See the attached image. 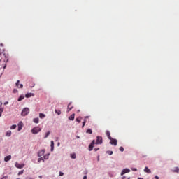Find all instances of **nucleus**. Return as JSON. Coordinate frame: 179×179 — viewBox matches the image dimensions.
Returning <instances> with one entry per match:
<instances>
[{
  "instance_id": "obj_1",
  "label": "nucleus",
  "mask_w": 179,
  "mask_h": 179,
  "mask_svg": "<svg viewBox=\"0 0 179 179\" xmlns=\"http://www.w3.org/2000/svg\"><path fill=\"white\" fill-rule=\"evenodd\" d=\"M103 143V137L102 136H97L96 141V140H93L90 145H89V150L92 152L93 150V148H94V145H101Z\"/></svg>"
},
{
  "instance_id": "obj_2",
  "label": "nucleus",
  "mask_w": 179,
  "mask_h": 179,
  "mask_svg": "<svg viewBox=\"0 0 179 179\" xmlns=\"http://www.w3.org/2000/svg\"><path fill=\"white\" fill-rule=\"evenodd\" d=\"M29 113H30V109L29 108H24L21 113V115L22 117H26Z\"/></svg>"
},
{
  "instance_id": "obj_3",
  "label": "nucleus",
  "mask_w": 179,
  "mask_h": 179,
  "mask_svg": "<svg viewBox=\"0 0 179 179\" xmlns=\"http://www.w3.org/2000/svg\"><path fill=\"white\" fill-rule=\"evenodd\" d=\"M41 131V128L38 127H36L31 129V132L34 135H36V134H38V132H40Z\"/></svg>"
},
{
  "instance_id": "obj_4",
  "label": "nucleus",
  "mask_w": 179,
  "mask_h": 179,
  "mask_svg": "<svg viewBox=\"0 0 179 179\" xmlns=\"http://www.w3.org/2000/svg\"><path fill=\"white\" fill-rule=\"evenodd\" d=\"M110 139V145H113L114 146H117V139H115V138H113V137H111L110 138H109Z\"/></svg>"
},
{
  "instance_id": "obj_5",
  "label": "nucleus",
  "mask_w": 179,
  "mask_h": 179,
  "mask_svg": "<svg viewBox=\"0 0 179 179\" xmlns=\"http://www.w3.org/2000/svg\"><path fill=\"white\" fill-rule=\"evenodd\" d=\"M20 83V80H17L15 85L18 87V89H23V84H19Z\"/></svg>"
},
{
  "instance_id": "obj_6",
  "label": "nucleus",
  "mask_w": 179,
  "mask_h": 179,
  "mask_svg": "<svg viewBox=\"0 0 179 179\" xmlns=\"http://www.w3.org/2000/svg\"><path fill=\"white\" fill-rule=\"evenodd\" d=\"M15 167H17V169H23V167H24V164H19L16 162Z\"/></svg>"
},
{
  "instance_id": "obj_7",
  "label": "nucleus",
  "mask_w": 179,
  "mask_h": 179,
  "mask_svg": "<svg viewBox=\"0 0 179 179\" xmlns=\"http://www.w3.org/2000/svg\"><path fill=\"white\" fill-rule=\"evenodd\" d=\"M131 171V170L129 169H124L122 170V173H121V176H124V174L127 173H129Z\"/></svg>"
},
{
  "instance_id": "obj_8",
  "label": "nucleus",
  "mask_w": 179,
  "mask_h": 179,
  "mask_svg": "<svg viewBox=\"0 0 179 179\" xmlns=\"http://www.w3.org/2000/svg\"><path fill=\"white\" fill-rule=\"evenodd\" d=\"M44 153H45V150H41V151H39L38 153V157H41V156H44Z\"/></svg>"
},
{
  "instance_id": "obj_9",
  "label": "nucleus",
  "mask_w": 179,
  "mask_h": 179,
  "mask_svg": "<svg viewBox=\"0 0 179 179\" xmlns=\"http://www.w3.org/2000/svg\"><path fill=\"white\" fill-rule=\"evenodd\" d=\"M18 127V131H22V129L23 128V122H20L17 124Z\"/></svg>"
},
{
  "instance_id": "obj_10",
  "label": "nucleus",
  "mask_w": 179,
  "mask_h": 179,
  "mask_svg": "<svg viewBox=\"0 0 179 179\" xmlns=\"http://www.w3.org/2000/svg\"><path fill=\"white\" fill-rule=\"evenodd\" d=\"M12 159V155H8L4 157V162H9Z\"/></svg>"
},
{
  "instance_id": "obj_11",
  "label": "nucleus",
  "mask_w": 179,
  "mask_h": 179,
  "mask_svg": "<svg viewBox=\"0 0 179 179\" xmlns=\"http://www.w3.org/2000/svg\"><path fill=\"white\" fill-rule=\"evenodd\" d=\"M144 171H145V173H148V174H150V173H152V171H150V169H149V168L148 166L145 167Z\"/></svg>"
},
{
  "instance_id": "obj_12",
  "label": "nucleus",
  "mask_w": 179,
  "mask_h": 179,
  "mask_svg": "<svg viewBox=\"0 0 179 179\" xmlns=\"http://www.w3.org/2000/svg\"><path fill=\"white\" fill-rule=\"evenodd\" d=\"M72 108H73V106H72V103H69L67 108L68 112L71 111Z\"/></svg>"
},
{
  "instance_id": "obj_13",
  "label": "nucleus",
  "mask_w": 179,
  "mask_h": 179,
  "mask_svg": "<svg viewBox=\"0 0 179 179\" xmlns=\"http://www.w3.org/2000/svg\"><path fill=\"white\" fill-rule=\"evenodd\" d=\"M33 96H34V94H33V93H27V94H25V97L27 99H29V97H31Z\"/></svg>"
},
{
  "instance_id": "obj_14",
  "label": "nucleus",
  "mask_w": 179,
  "mask_h": 179,
  "mask_svg": "<svg viewBox=\"0 0 179 179\" xmlns=\"http://www.w3.org/2000/svg\"><path fill=\"white\" fill-rule=\"evenodd\" d=\"M69 120H70V121H73V120H75V113H73L71 115H70L69 117Z\"/></svg>"
},
{
  "instance_id": "obj_15",
  "label": "nucleus",
  "mask_w": 179,
  "mask_h": 179,
  "mask_svg": "<svg viewBox=\"0 0 179 179\" xmlns=\"http://www.w3.org/2000/svg\"><path fill=\"white\" fill-rule=\"evenodd\" d=\"M173 173H179V168L175 167L173 169H172Z\"/></svg>"
},
{
  "instance_id": "obj_16",
  "label": "nucleus",
  "mask_w": 179,
  "mask_h": 179,
  "mask_svg": "<svg viewBox=\"0 0 179 179\" xmlns=\"http://www.w3.org/2000/svg\"><path fill=\"white\" fill-rule=\"evenodd\" d=\"M106 136H108V139H110V138H112L109 131H106Z\"/></svg>"
},
{
  "instance_id": "obj_17",
  "label": "nucleus",
  "mask_w": 179,
  "mask_h": 179,
  "mask_svg": "<svg viewBox=\"0 0 179 179\" xmlns=\"http://www.w3.org/2000/svg\"><path fill=\"white\" fill-rule=\"evenodd\" d=\"M24 99V95H20L18 98V101H22V100Z\"/></svg>"
},
{
  "instance_id": "obj_18",
  "label": "nucleus",
  "mask_w": 179,
  "mask_h": 179,
  "mask_svg": "<svg viewBox=\"0 0 179 179\" xmlns=\"http://www.w3.org/2000/svg\"><path fill=\"white\" fill-rule=\"evenodd\" d=\"M10 135H12V131L10 130H8L6 133V136H10Z\"/></svg>"
},
{
  "instance_id": "obj_19",
  "label": "nucleus",
  "mask_w": 179,
  "mask_h": 179,
  "mask_svg": "<svg viewBox=\"0 0 179 179\" xmlns=\"http://www.w3.org/2000/svg\"><path fill=\"white\" fill-rule=\"evenodd\" d=\"M55 113L56 114H57V115H61V110H57V109H56V110H55Z\"/></svg>"
},
{
  "instance_id": "obj_20",
  "label": "nucleus",
  "mask_w": 179,
  "mask_h": 179,
  "mask_svg": "<svg viewBox=\"0 0 179 179\" xmlns=\"http://www.w3.org/2000/svg\"><path fill=\"white\" fill-rule=\"evenodd\" d=\"M39 121H40V120L38 119V117H36V118L34 119V122L35 124H38Z\"/></svg>"
},
{
  "instance_id": "obj_21",
  "label": "nucleus",
  "mask_w": 179,
  "mask_h": 179,
  "mask_svg": "<svg viewBox=\"0 0 179 179\" xmlns=\"http://www.w3.org/2000/svg\"><path fill=\"white\" fill-rule=\"evenodd\" d=\"M50 146H51V152H52L54 150V141H51Z\"/></svg>"
},
{
  "instance_id": "obj_22",
  "label": "nucleus",
  "mask_w": 179,
  "mask_h": 179,
  "mask_svg": "<svg viewBox=\"0 0 179 179\" xmlns=\"http://www.w3.org/2000/svg\"><path fill=\"white\" fill-rule=\"evenodd\" d=\"M71 159H76V153H73L70 155Z\"/></svg>"
},
{
  "instance_id": "obj_23",
  "label": "nucleus",
  "mask_w": 179,
  "mask_h": 179,
  "mask_svg": "<svg viewBox=\"0 0 179 179\" xmlns=\"http://www.w3.org/2000/svg\"><path fill=\"white\" fill-rule=\"evenodd\" d=\"M49 156H50V154H47L43 156V158L45 159V160H48Z\"/></svg>"
},
{
  "instance_id": "obj_24",
  "label": "nucleus",
  "mask_w": 179,
  "mask_h": 179,
  "mask_svg": "<svg viewBox=\"0 0 179 179\" xmlns=\"http://www.w3.org/2000/svg\"><path fill=\"white\" fill-rule=\"evenodd\" d=\"M39 117L43 119V118H45V115H44L43 113H40L39 114Z\"/></svg>"
},
{
  "instance_id": "obj_25",
  "label": "nucleus",
  "mask_w": 179,
  "mask_h": 179,
  "mask_svg": "<svg viewBox=\"0 0 179 179\" xmlns=\"http://www.w3.org/2000/svg\"><path fill=\"white\" fill-rule=\"evenodd\" d=\"M81 120H82V117H77V118L76 119V121H77V122H78L79 124H80Z\"/></svg>"
},
{
  "instance_id": "obj_26",
  "label": "nucleus",
  "mask_w": 179,
  "mask_h": 179,
  "mask_svg": "<svg viewBox=\"0 0 179 179\" xmlns=\"http://www.w3.org/2000/svg\"><path fill=\"white\" fill-rule=\"evenodd\" d=\"M87 134H93V131L91 129H89L87 130Z\"/></svg>"
},
{
  "instance_id": "obj_27",
  "label": "nucleus",
  "mask_w": 179,
  "mask_h": 179,
  "mask_svg": "<svg viewBox=\"0 0 179 179\" xmlns=\"http://www.w3.org/2000/svg\"><path fill=\"white\" fill-rule=\"evenodd\" d=\"M48 136H50V131H48V132L45 134L44 138L45 139V138H48Z\"/></svg>"
},
{
  "instance_id": "obj_28",
  "label": "nucleus",
  "mask_w": 179,
  "mask_h": 179,
  "mask_svg": "<svg viewBox=\"0 0 179 179\" xmlns=\"http://www.w3.org/2000/svg\"><path fill=\"white\" fill-rule=\"evenodd\" d=\"M16 124H13L10 127V129H16Z\"/></svg>"
},
{
  "instance_id": "obj_29",
  "label": "nucleus",
  "mask_w": 179,
  "mask_h": 179,
  "mask_svg": "<svg viewBox=\"0 0 179 179\" xmlns=\"http://www.w3.org/2000/svg\"><path fill=\"white\" fill-rule=\"evenodd\" d=\"M23 173H24V170H22L18 173V176H22V174H23Z\"/></svg>"
},
{
  "instance_id": "obj_30",
  "label": "nucleus",
  "mask_w": 179,
  "mask_h": 179,
  "mask_svg": "<svg viewBox=\"0 0 179 179\" xmlns=\"http://www.w3.org/2000/svg\"><path fill=\"white\" fill-rule=\"evenodd\" d=\"M119 150H120V152H124V147H120Z\"/></svg>"
},
{
  "instance_id": "obj_31",
  "label": "nucleus",
  "mask_w": 179,
  "mask_h": 179,
  "mask_svg": "<svg viewBox=\"0 0 179 179\" xmlns=\"http://www.w3.org/2000/svg\"><path fill=\"white\" fill-rule=\"evenodd\" d=\"M107 153H108V155L111 156V155H113V151H107Z\"/></svg>"
},
{
  "instance_id": "obj_32",
  "label": "nucleus",
  "mask_w": 179,
  "mask_h": 179,
  "mask_svg": "<svg viewBox=\"0 0 179 179\" xmlns=\"http://www.w3.org/2000/svg\"><path fill=\"white\" fill-rule=\"evenodd\" d=\"M85 125H86V120H84V121L83 122V127H85Z\"/></svg>"
},
{
  "instance_id": "obj_33",
  "label": "nucleus",
  "mask_w": 179,
  "mask_h": 179,
  "mask_svg": "<svg viewBox=\"0 0 179 179\" xmlns=\"http://www.w3.org/2000/svg\"><path fill=\"white\" fill-rule=\"evenodd\" d=\"M41 160H42L43 162H44V158H43V157L39 158L38 160V163H40V161H41Z\"/></svg>"
},
{
  "instance_id": "obj_34",
  "label": "nucleus",
  "mask_w": 179,
  "mask_h": 179,
  "mask_svg": "<svg viewBox=\"0 0 179 179\" xmlns=\"http://www.w3.org/2000/svg\"><path fill=\"white\" fill-rule=\"evenodd\" d=\"M3 113V108H0V113L2 114Z\"/></svg>"
},
{
  "instance_id": "obj_35",
  "label": "nucleus",
  "mask_w": 179,
  "mask_h": 179,
  "mask_svg": "<svg viewBox=\"0 0 179 179\" xmlns=\"http://www.w3.org/2000/svg\"><path fill=\"white\" fill-rule=\"evenodd\" d=\"M131 170L132 171H138V169L136 168H132Z\"/></svg>"
},
{
  "instance_id": "obj_36",
  "label": "nucleus",
  "mask_w": 179,
  "mask_h": 179,
  "mask_svg": "<svg viewBox=\"0 0 179 179\" xmlns=\"http://www.w3.org/2000/svg\"><path fill=\"white\" fill-rule=\"evenodd\" d=\"M13 93H17V90L14 89L13 91Z\"/></svg>"
},
{
  "instance_id": "obj_37",
  "label": "nucleus",
  "mask_w": 179,
  "mask_h": 179,
  "mask_svg": "<svg viewBox=\"0 0 179 179\" xmlns=\"http://www.w3.org/2000/svg\"><path fill=\"white\" fill-rule=\"evenodd\" d=\"M100 150V148H94V151H95V152H97V150Z\"/></svg>"
},
{
  "instance_id": "obj_38",
  "label": "nucleus",
  "mask_w": 179,
  "mask_h": 179,
  "mask_svg": "<svg viewBox=\"0 0 179 179\" xmlns=\"http://www.w3.org/2000/svg\"><path fill=\"white\" fill-rule=\"evenodd\" d=\"M59 176H64V173L62 172H59Z\"/></svg>"
},
{
  "instance_id": "obj_39",
  "label": "nucleus",
  "mask_w": 179,
  "mask_h": 179,
  "mask_svg": "<svg viewBox=\"0 0 179 179\" xmlns=\"http://www.w3.org/2000/svg\"><path fill=\"white\" fill-rule=\"evenodd\" d=\"M1 179H8V176H4V177L1 178Z\"/></svg>"
},
{
  "instance_id": "obj_40",
  "label": "nucleus",
  "mask_w": 179,
  "mask_h": 179,
  "mask_svg": "<svg viewBox=\"0 0 179 179\" xmlns=\"http://www.w3.org/2000/svg\"><path fill=\"white\" fill-rule=\"evenodd\" d=\"M83 179H87V176H84Z\"/></svg>"
},
{
  "instance_id": "obj_41",
  "label": "nucleus",
  "mask_w": 179,
  "mask_h": 179,
  "mask_svg": "<svg viewBox=\"0 0 179 179\" xmlns=\"http://www.w3.org/2000/svg\"><path fill=\"white\" fill-rule=\"evenodd\" d=\"M26 179H34V178L31 177H27Z\"/></svg>"
},
{
  "instance_id": "obj_42",
  "label": "nucleus",
  "mask_w": 179,
  "mask_h": 179,
  "mask_svg": "<svg viewBox=\"0 0 179 179\" xmlns=\"http://www.w3.org/2000/svg\"><path fill=\"white\" fill-rule=\"evenodd\" d=\"M6 104H9V102H5L4 105L6 106Z\"/></svg>"
},
{
  "instance_id": "obj_43",
  "label": "nucleus",
  "mask_w": 179,
  "mask_h": 179,
  "mask_svg": "<svg viewBox=\"0 0 179 179\" xmlns=\"http://www.w3.org/2000/svg\"><path fill=\"white\" fill-rule=\"evenodd\" d=\"M155 179H159V176H155Z\"/></svg>"
},
{
  "instance_id": "obj_44",
  "label": "nucleus",
  "mask_w": 179,
  "mask_h": 179,
  "mask_svg": "<svg viewBox=\"0 0 179 179\" xmlns=\"http://www.w3.org/2000/svg\"><path fill=\"white\" fill-rule=\"evenodd\" d=\"M39 178H43V176H39Z\"/></svg>"
},
{
  "instance_id": "obj_45",
  "label": "nucleus",
  "mask_w": 179,
  "mask_h": 179,
  "mask_svg": "<svg viewBox=\"0 0 179 179\" xmlns=\"http://www.w3.org/2000/svg\"><path fill=\"white\" fill-rule=\"evenodd\" d=\"M59 145H61L59 143H57V146H59Z\"/></svg>"
},
{
  "instance_id": "obj_46",
  "label": "nucleus",
  "mask_w": 179,
  "mask_h": 179,
  "mask_svg": "<svg viewBox=\"0 0 179 179\" xmlns=\"http://www.w3.org/2000/svg\"><path fill=\"white\" fill-rule=\"evenodd\" d=\"M0 117H2V113H0Z\"/></svg>"
},
{
  "instance_id": "obj_47",
  "label": "nucleus",
  "mask_w": 179,
  "mask_h": 179,
  "mask_svg": "<svg viewBox=\"0 0 179 179\" xmlns=\"http://www.w3.org/2000/svg\"><path fill=\"white\" fill-rule=\"evenodd\" d=\"M122 178V179H124V178H125V176H123Z\"/></svg>"
}]
</instances>
